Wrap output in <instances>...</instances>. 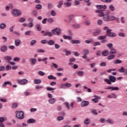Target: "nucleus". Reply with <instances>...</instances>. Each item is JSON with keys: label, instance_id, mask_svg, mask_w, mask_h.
I'll return each instance as SVG.
<instances>
[{"label": "nucleus", "instance_id": "f3484780", "mask_svg": "<svg viewBox=\"0 0 127 127\" xmlns=\"http://www.w3.org/2000/svg\"><path fill=\"white\" fill-rule=\"evenodd\" d=\"M64 51L65 52V56H69V55H71L72 54V52L70 51L67 50L66 49L64 50Z\"/></svg>", "mask_w": 127, "mask_h": 127}, {"label": "nucleus", "instance_id": "69168bd1", "mask_svg": "<svg viewBox=\"0 0 127 127\" xmlns=\"http://www.w3.org/2000/svg\"><path fill=\"white\" fill-rule=\"evenodd\" d=\"M19 22H24V21H25V18L24 17H21L19 20Z\"/></svg>", "mask_w": 127, "mask_h": 127}, {"label": "nucleus", "instance_id": "338daca9", "mask_svg": "<svg viewBox=\"0 0 127 127\" xmlns=\"http://www.w3.org/2000/svg\"><path fill=\"white\" fill-rule=\"evenodd\" d=\"M55 49H59V48H60V45H59L58 44H55Z\"/></svg>", "mask_w": 127, "mask_h": 127}, {"label": "nucleus", "instance_id": "09e8293b", "mask_svg": "<svg viewBox=\"0 0 127 127\" xmlns=\"http://www.w3.org/2000/svg\"><path fill=\"white\" fill-rule=\"evenodd\" d=\"M109 8L110 10H112V11H114L115 10V7H114V5L111 4L109 6Z\"/></svg>", "mask_w": 127, "mask_h": 127}, {"label": "nucleus", "instance_id": "603ef678", "mask_svg": "<svg viewBox=\"0 0 127 127\" xmlns=\"http://www.w3.org/2000/svg\"><path fill=\"white\" fill-rule=\"evenodd\" d=\"M11 69V66L9 65H7L5 67L6 71H9Z\"/></svg>", "mask_w": 127, "mask_h": 127}, {"label": "nucleus", "instance_id": "dca6fc26", "mask_svg": "<svg viewBox=\"0 0 127 127\" xmlns=\"http://www.w3.org/2000/svg\"><path fill=\"white\" fill-rule=\"evenodd\" d=\"M89 105V102L87 101H83L81 102L82 107H87Z\"/></svg>", "mask_w": 127, "mask_h": 127}, {"label": "nucleus", "instance_id": "1a4fd4ad", "mask_svg": "<svg viewBox=\"0 0 127 127\" xmlns=\"http://www.w3.org/2000/svg\"><path fill=\"white\" fill-rule=\"evenodd\" d=\"M107 35L109 36V37H116V33H112V29H109L107 31Z\"/></svg>", "mask_w": 127, "mask_h": 127}, {"label": "nucleus", "instance_id": "a18cd8bd", "mask_svg": "<svg viewBox=\"0 0 127 127\" xmlns=\"http://www.w3.org/2000/svg\"><path fill=\"white\" fill-rule=\"evenodd\" d=\"M48 22H49V23H52V22H53L54 21V19H53V18H49L47 19Z\"/></svg>", "mask_w": 127, "mask_h": 127}, {"label": "nucleus", "instance_id": "72a5a7b5", "mask_svg": "<svg viewBox=\"0 0 127 127\" xmlns=\"http://www.w3.org/2000/svg\"><path fill=\"white\" fill-rule=\"evenodd\" d=\"M122 63V61L120 60H116L113 62L114 64H121V63Z\"/></svg>", "mask_w": 127, "mask_h": 127}, {"label": "nucleus", "instance_id": "bb28decb", "mask_svg": "<svg viewBox=\"0 0 127 127\" xmlns=\"http://www.w3.org/2000/svg\"><path fill=\"white\" fill-rule=\"evenodd\" d=\"M111 91H119L120 89L118 87L111 86Z\"/></svg>", "mask_w": 127, "mask_h": 127}, {"label": "nucleus", "instance_id": "aec40b11", "mask_svg": "<svg viewBox=\"0 0 127 127\" xmlns=\"http://www.w3.org/2000/svg\"><path fill=\"white\" fill-rule=\"evenodd\" d=\"M14 43L16 46H19V45H20V44L21 43V41H20V40L17 39L14 41Z\"/></svg>", "mask_w": 127, "mask_h": 127}, {"label": "nucleus", "instance_id": "473e14b6", "mask_svg": "<svg viewBox=\"0 0 127 127\" xmlns=\"http://www.w3.org/2000/svg\"><path fill=\"white\" fill-rule=\"evenodd\" d=\"M6 27V25L4 23H1L0 24V29H4Z\"/></svg>", "mask_w": 127, "mask_h": 127}, {"label": "nucleus", "instance_id": "cd10ccee", "mask_svg": "<svg viewBox=\"0 0 127 127\" xmlns=\"http://www.w3.org/2000/svg\"><path fill=\"white\" fill-rule=\"evenodd\" d=\"M41 80L40 79H35L34 80V84H41Z\"/></svg>", "mask_w": 127, "mask_h": 127}, {"label": "nucleus", "instance_id": "0e129e2a", "mask_svg": "<svg viewBox=\"0 0 127 127\" xmlns=\"http://www.w3.org/2000/svg\"><path fill=\"white\" fill-rule=\"evenodd\" d=\"M13 61H14L15 62H18V61H20V58H15L13 59Z\"/></svg>", "mask_w": 127, "mask_h": 127}, {"label": "nucleus", "instance_id": "4be33fe9", "mask_svg": "<svg viewBox=\"0 0 127 127\" xmlns=\"http://www.w3.org/2000/svg\"><path fill=\"white\" fill-rule=\"evenodd\" d=\"M116 57V55L111 54V55H109L107 57V59L108 60H112V59H114Z\"/></svg>", "mask_w": 127, "mask_h": 127}, {"label": "nucleus", "instance_id": "79ce46f5", "mask_svg": "<svg viewBox=\"0 0 127 127\" xmlns=\"http://www.w3.org/2000/svg\"><path fill=\"white\" fill-rule=\"evenodd\" d=\"M118 35L120 37H126V34H125L124 33H122V32L119 33Z\"/></svg>", "mask_w": 127, "mask_h": 127}, {"label": "nucleus", "instance_id": "f257e3e1", "mask_svg": "<svg viewBox=\"0 0 127 127\" xmlns=\"http://www.w3.org/2000/svg\"><path fill=\"white\" fill-rule=\"evenodd\" d=\"M106 11L105 10H96V12L97 13H100V14L99 15V16H100L102 17L103 16V19L105 20V21H110V16H109V14L110 13V11H107V14L106 12H104Z\"/></svg>", "mask_w": 127, "mask_h": 127}, {"label": "nucleus", "instance_id": "c756f323", "mask_svg": "<svg viewBox=\"0 0 127 127\" xmlns=\"http://www.w3.org/2000/svg\"><path fill=\"white\" fill-rule=\"evenodd\" d=\"M36 9H42V5L38 4L35 6Z\"/></svg>", "mask_w": 127, "mask_h": 127}, {"label": "nucleus", "instance_id": "39448f33", "mask_svg": "<svg viewBox=\"0 0 127 127\" xmlns=\"http://www.w3.org/2000/svg\"><path fill=\"white\" fill-rule=\"evenodd\" d=\"M41 33H44L43 34V36H49V37H52L53 36V34L51 32H49L48 31H44L43 30L41 32Z\"/></svg>", "mask_w": 127, "mask_h": 127}, {"label": "nucleus", "instance_id": "f03ea898", "mask_svg": "<svg viewBox=\"0 0 127 127\" xmlns=\"http://www.w3.org/2000/svg\"><path fill=\"white\" fill-rule=\"evenodd\" d=\"M117 80V78L113 75H110L109 79H104V82H106L108 85H112V83H115Z\"/></svg>", "mask_w": 127, "mask_h": 127}, {"label": "nucleus", "instance_id": "a211bd4d", "mask_svg": "<svg viewBox=\"0 0 127 127\" xmlns=\"http://www.w3.org/2000/svg\"><path fill=\"white\" fill-rule=\"evenodd\" d=\"M36 123V121L33 119H29L27 121L28 124H35Z\"/></svg>", "mask_w": 127, "mask_h": 127}, {"label": "nucleus", "instance_id": "8fccbe9b", "mask_svg": "<svg viewBox=\"0 0 127 127\" xmlns=\"http://www.w3.org/2000/svg\"><path fill=\"white\" fill-rule=\"evenodd\" d=\"M93 45L94 46H99L101 45V43L100 42H96L94 43Z\"/></svg>", "mask_w": 127, "mask_h": 127}, {"label": "nucleus", "instance_id": "49530a36", "mask_svg": "<svg viewBox=\"0 0 127 127\" xmlns=\"http://www.w3.org/2000/svg\"><path fill=\"white\" fill-rule=\"evenodd\" d=\"M48 8L49 9H51V8H53V5L51 4V3H49L48 4Z\"/></svg>", "mask_w": 127, "mask_h": 127}, {"label": "nucleus", "instance_id": "de8ad7c7", "mask_svg": "<svg viewBox=\"0 0 127 127\" xmlns=\"http://www.w3.org/2000/svg\"><path fill=\"white\" fill-rule=\"evenodd\" d=\"M113 44L112 43H110V44H108L106 45V46L108 48H110V49H112V48H113Z\"/></svg>", "mask_w": 127, "mask_h": 127}, {"label": "nucleus", "instance_id": "774afa93", "mask_svg": "<svg viewBox=\"0 0 127 127\" xmlns=\"http://www.w3.org/2000/svg\"><path fill=\"white\" fill-rule=\"evenodd\" d=\"M37 41L35 40H33L32 41H31V45L33 46L36 43Z\"/></svg>", "mask_w": 127, "mask_h": 127}, {"label": "nucleus", "instance_id": "052dcab7", "mask_svg": "<svg viewBox=\"0 0 127 127\" xmlns=\"http://www.w3.org/2000/svg\"><path fill=\"white\" fill-rule=\"evenodd\" d=\"M46 90L47 91H54V90H55V88L48 87L46 88Z\"/></svg>", "mask_w": 127, "mask_h": 127}, {"label": "nucleus", "instance_id": "c85d7f7f", "mask_svg": "<svg viewBox=\"0 0 127 127\" xmlns=\"http://www.w3.org/2000/svg\"><path fill=\"white\" fill-rule=\"evenodd\" d=\"M107 123L110 124V125H113L114 124V121L112 119H108L106 120Z\"/></svg>", "mask_w": 127, "mask_h": 127}, {"label": "nucleus", "instance_id": "2f4dec72", "mask_svg": "<svg viewBox=\"0 0 127 127\" xmlns=\"http://www.w3.org/2000/svg\"><path fill=\"white\" fill-rule=\"evenodd\" d=\"M91 122L90 121V120L89 119V118L86 119L84 120V124L85 125H90Z\"/></svg>", "mask_w": 127, "mask_h": 127}, {"label": "nucleus", "instance_id": "4468645a", "mask_svg": "<svg viewBox=\"0 0 127 127\" xmlns=\"http://www.w3.org/2000/svg\"><path fill=\"white\" fill-rule=\"evenodd\" d=\"M47 44H48V45L52 46L55 44V41L52 40H50L48 41Z\"/></svg>", "mask_w": 127, "mask_h": 127}, {"label": "nucleus", "instance_id": "412c9836", "mask_svg": "<svg viewBox=\"0 0 127 127\" xmlns=\"http://www.w3.org/2000/svg\"><path fill=\"white\" fill-rule=\"evenodd\" d=\"M109 54H110V52H109V51H108L107 50L104 51L102 52V55H103V56H108V55H109Z\"/></svg>", "mask_w": 127, "mask_h": 127}, {"label": "nucleus", "instance_id": "3c124183", "mask_svg": "<svg viewBox=\"0 0 127 127\" xmlns=\"http://www.w3.org/2000/svg\"><path fill=\"white\" fill-rule=\"evenodd\" d=\"M47 42H48V41H47V39L43 40L41 41V43L42 44H46V43H47Z\"/></svg>", "mask_w": 127, "mask_h": 127}, {"label": "nucleus", "instance_id": "13d9d810", "mask_svg": "<svg viewBox=\"0 0 127 127\" xmlns=\"http://www.w3.org/2000/svg\"><path fill=\"white\" fill-rule=\"evenodd\" d=\"M83 52L85 55H88V54H89V50L85 49L84 50Z\"/></svg>", "mask_w": 127, "mask_h": 127}, {"label": "nucleus", "instance_id": "a19ab883", "mask_svg": "<svg viewBox=\"0 0 127 127\" xmlns=\"http://www.w3.org/2000/svg\"><path fill=\"white\" fill-rule=\"evenodd\" d=\"M30 61H31V62L32 64H33V65H34V64H35V63H36V59H30Z\"/></svg>", "mask_w": 127, "mask_h": 127}, {"label": "nucleus", "instance_id": "0eeeda50", "mask_svg": "<svg viewBox=\"0 0 127 127\" xmlns=\"http://www.w3.org/2000/svg\"><path fill=\"white\" fill-rule=\"evenodd\" d=\"M17 82L20 85H26L28 83V80L26 79H23L22 80L18 79L17 80Z\"/></svg>", "mask_w": 127, "mask_h": 127}, {"label": "nucleus", "instance_id": "c9c22d12", "mask_svg": "<svg viewBox=\"0 0 127 127\" xmlns=\"http://www.w3.org/2000/svg\"><path fill=\"white\" fill-rule=\"evenodd\" d=\"M9 8H12V4H9V6H6L5 7V10L6 11H8V10H9Z\"/></svg>", "mask_w": 127, "mask_h": 127}, {"label": "nucleus", "instance_id": "393cba45", "mask_svg": "<svg viewBox=\"0 0 127 127\" xmlns=\"http://www.w3.org/2000/svg\"><path fill=\"white\" fill-rule=\"evenodd\" d=\"M81 26L79 24H74L72 25L73 28L77 29V28H80V27Z\"/></svg>", "mask_w": 127, "mask_h": 127}, {"label": "nucleus", "instance_id": "7ed1b4c3", "mask_svg": "<svg viewBox=\"0 0 127 127\" xmlns=\"http://www.w3.org/2000/svg\"><path fill=\"white\" fill-rule=\"evenodd\" d=\"M15 113L16 114V117L19 120H23L24 119V113L22 111H16Z\"/></svg>", "mask_w": 127, "mask_h": 127}, {"label": "nucleus", "instance_id": "6e6d98bb", "mask_svg": "<svg viewBox=\"0 0 127 127\" xmlns=\"http://www.w3.org/2000/svg\"><path fill=\"white\" fill-rule=\"evenodd\" d=\"M93 115H95V116H97L98 115V113H97V110H92L91 111Z\"/></svg>", "mask_w": 127, "mask_h": 127}, {"label": "nucleus", "instance_id": "2eb2a0df", "mask_svg": "<svg viewBox=\"0 0 127 127\" xmlns=\"http://www.w3.org/2000/svg\"><path fill=\"white\" fill-rule=\"evenodd\" d=\"M110 51L109 52V54H112L115 55V54H117V50L114 48L110 49Z\"/></svg>", "mask_w": 127, "mask_h": 127}, {"label": "nucleus", "instance_id": "c03bdc74", "mask_svg": "<svg viewBox=\"0 0 127 127\" xmlns=\"http://www.w3.org/2000/svg\"><path fill=\"white\" fill-rule=\"evenodd\" d=\"M101 33V30H99L97 32H95L93 33V35L95 36H97V35H99Z\"/></svg>", "mask_w": 127, "mask_h": 127}, {"label": "nucleus", "instance_id": "5fc2aeb1", "mask_svg": "<svg viewBox=\"0 0 127 127\" xmlns=\"http://www.w3.org/2000/svg\"><path fill=\"white\" fill-rule=\"evenodd\" d=\"M60 88L61 89H65V88H66V85H65V83L64 84H61L60 85Z\"/></svg>", "mask_w": 127, "mask_h": 127}, {"label": "nucleus", "instance_id": "f8f14e48", "mask_svg": "<svg viewBox=\"0 0 127 127\" xmlns=\"http://www.w3.org/2000/svg\"><path fill=\"white\" fill-rule=\"evenodd\" d=\"M11 59H12V58L8 56H6L4 58V60L7 61V62H8V63L10 62V60H11Z\"/></svg>", "mask_w": 127, "mask_h": 127}, {"label": "nucleus", "instance_id": "4d7b16f0", "mask_svg": "<svg viewBox=\"0 0 127 127\" xmlns=\"http://www.w3.org/2000/svg\"><path fill=\"white\" fill-rule=\"evenodd\" d=\"M106 65L107 64H106V63L101 62L100 64V66H101V67H105Z\"/></svg>", "mask_w": 127, "mask_h": 127}, {"label": "nucleus", "instance_id": "9d476101", "mask_svg": "<svg viewBox=\"0 0 127 127\" xmlns=\"http://www.w3.org/2000/svg\"><path fill=\"white\" fill-rule=\"evenodd\" d=\"M96 7L98 9H107V5H97L96 6Z\"/></svg>", "mask_w": 127, "mask_h": 127}, {"label": "nucleus", "instance_id": "ea45409f", "mask_svg": "<svg viewBox=\"0 0 127 127\" xmlns=\"http://www.w3.org/2000/svg\"><path fill=\"white\" fill-rule=\"evenodd\" d=\"M48 79H49V80H52V79H54L55 80H56V79H57V78H56V77H54L52 75H51L48 76Z\"/></svg>", "mask_w": 127, "mask_h": 127}, {"label": "nucleus", "instance_id": "20e7f679", "mask_svg": "<svg viewBox=\"0 0 127 127\" xmlns=\"http://www.w3.org/2000/svg\"><path fill=\"white\" fill-rule=\"evenodd\" d=\"M12 14L13 16H20L21 15V11L18 9H14L12 11Z\"/></svg>", "mask_w": 127, "mask_h": 127}, {"label": "nucleus", "instance_id": "f704fd0d", "mask_svg": "<svg viewBox=\"0 0 127 127\" xmlns=\"http://www.w3.org/2000/svg\"><path fill=\"white\" fill-rule=\"evenodd\" d=\"M94 43V40H92V39L90 40H87L85 41V43H87V44H90V43Z\"/></svg>", "mask_w": 127, "mask_h": 127}, {"label": "nucleus", "instance_id": "864d4df0", "mask_svg": "<svg viewBox=\"0 0 127 127\" xmlns=\"http://www.w3.org/2000/svg\"><path fill=\"white\" fill-rule=\"evenodd\" d=\"M97 24L98 25H102V24H103V20L99 19L97 21Z\"/></svg>", "mask_w": 127, "mask_h": 127}, {"label": "nucleus", "instance_id": "6ab92c4d", "mask_svg": "<svg viewBox=\"0 0 127 127\" xmlns=\"http://www.w3.org/2000/svg\"><path fill=\"white\" fill-rule=\"evenodd\" d=\"M6 85H9V86H11L12 84L10 81H5L2 85L3 88L6 87Z\"/></svg>", "mask_w": 127, "mask_h": 127}, {"label": "nucleus", "instance_id": "4c0bfd02", "mask_svg": "<svg viewBox=\"0 0 127 127\" xmlns=\"http://www.w3.org/2000/svg\"><path fill=\"white\" fill-rule=\"evenodd\" d=\"M38 53H45V50L40 49L37 50Z\"/></svg>", "mask_w": 127, "mask_h": 127}, {"label": "nucleus", "instance_id": "e2e57ef3", "mask_svg": "<svg viewBox=\"0 0 127 127\" xmlns=\"http://www.w3.org/2000/svg\"><path fill=\"white\" fill-rule=\"evenodd\" d=\"M58 121H63L64 120V117L62 116H59L57 118Z\"/></svg>", "mask_w": 127, "mask_h": 127}, {"label": "nucleus", "instance_id": "a878e982", "mask_svg": "<svg viewBox=\"0 0 127 127\" xmlns=\"http://www.w3.org/2000/svg\"><path fill=\"white\" fill-rule=\"evenodd\" d=\"M107 38V36H100L98 37V40H104V39H106Z\"/></svg>", "mask_w": 127, "mask_h": 127}, {"label": "nucleus", "instance_id": "680f3d73", "mask_svg": "<svg viewBox=\"0 0 127 127\" xmlns=\"http://www.w3.org/2000/svg\"><path fill=\"white\" fill-rule=\"evenodd\" d=\"M38 73L39 75H40L41 76H44V75H45V73L42 71H39Z\"/></svg>", "mask_w": 127, "mask_h": 127}, {"label": "nucleus", "instance_id": "7c9ffc66", "mask_svg": "<svg viewBox=\"0 0 127 127\" xmlns=\"http://www.w3.org/2000/svg\"><path fill=\"white\" fill-rule=\"evenodd\" d=\"M76 73L78 75V76L80 77H82V76L84 75V71H78Z\"/></svg>", "mask_w": 127, "mask_h": 127}, {"label": "nucleus", "instance_id": "ddd939ff", "mask_svg": "<svg viewBox=\"0 0 127 127\" xmlns=\"http://www.w3.org/2000/svg\"><path fill=\"white\" fill-rule=\"evenodd\" d=\"M71 43H72V44H80V43H81V41L79 40H72L71 41Z\"/></svg>", "mask_w": 127, "mask_h": 127}, {"label": "nucleus", "instance_id": "37998d69", "mask_svg": "<svg viewBox=\"0 0 127 127\" xmlns=\"http://www.w3.org/2000/svg\"><path fill=\"white\" fill-rule=\"evenodd\" d=\"M64 105H65L67 110H70V106H69V103H68V102H64Z\"/></svg>", "mask_w": 127, "mask_h": 127}, {"label": "nucleus", "instance_id": "423d86ee", "mask_svg": "<svg viewBox=\"0 0 127 127\" xmlns=\"http://www.w3.org/2000/svg\"><path fill=\"white\" fill-rule=\"evenodd\" d=\"M52 32L55 35H60V34H61V30L59 28H57L56 29H53L52 30Z\"/></svg>", "mask_w": 127, "mask_h": 127}, {"label": "nucleus", "instance_id": "5701e85b", "mask_svg": "<svg viewBox=\"0 0 127 127\" xmlns=\"http://www.w3.org/2000/svg\"><path fill=\"white\" fill-rule=\"evenodd\" d=\"M56 102L55 98H52L49 100V104H54Z\"/></svg>", "mask_w": 127, "mask_h": 127}, {"label": "nucleus", "instance_id": "b1692460", "mask_svg": "<svg viewBox=\"0 0 127 127\" xmlns=\"http://www.w3.org/2000/svg\"><path fill=\"white\" fill-rule=\"evenodd\" d=\"M64 5L66 6V7H69V6H71L72 5V3L70 2H65L64 3Z\"/></svg>", "mask_w": 127, "mask_h": 127}, {"label": "nucleus", "instance_id": "9b49d317", "mask_svg": "<svg viewBox=\"0 0 127 127\" xmlns=\"http://www.w3.org/2000/svg\"><path fill=\"white\" fill-rule=\"evenodd\" d=\"M7 50V47L5 45L2 46L0 48V51L1 52H6Z\"/></svg>", "mask_w": 127, "mask_h": 127}, {"label": "nucleus", "instance_id": "6e6552de", "mask_svg": "<svg viewBox=\"0 0 127 127\" xmlns=\"http://www.w3.org/2000/svg\"><path fill=\"white\" fill-rule=\"evenodd\" d=\"M69 19H64V21H65V22H71V21H72V20L73 19V18L75 17V15L74 14H70L68 15V16Z\"/></svg>", "mask_w": 127, "mask_h": 127}, {"label": "nucleus", "instance_id": "e433bc0d", "mask_svg": "<svg viewBox=\"0 0 127 127\" xmlns=\"http://www.w3.org/2000/svg\"><path fill=\"white\" fill-rule=\"evenodd\" d=\"M36 27L38 31H41V27L40 26V24H36Z\"/></svg>", "mask_w": 127, "mask_h": 127}, {"label": "nucleus", "instance_id": "bf43d9fd", "mask_svg": "<svg viewBox=\"0 0 127 127\" xmlns=\"http://www.w3.org/2000/svg\"><path fill=\"white\" fill-rule=\"evenodd\" d=\"M51 14V15H52V16H56V12H55V11H54V10H52Z\"/></svg>", "mask_w": 127, "mask_h": 127}, {"label": "nucleus", "instance_id": "58836bf2", "mask_svg": "<svg viewBox=\"0 0 127 127\" xmlns=\"http://www.w3.org/2000/svg\"><path fill=\"white\" fill-rule=\"evenodd\" d=\"M62 4H63V1L62 0L59 2V4L57 5V7H58V8H61Z\"/></svg>", "mask_w": 127, "mask_h": 127}]
</instances>
